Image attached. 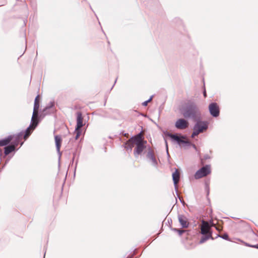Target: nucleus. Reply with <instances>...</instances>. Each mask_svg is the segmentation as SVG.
<instances>
[{
    "label": "nucleus",
    "mask_w": 258,
    "mask_h": 258,
    "mask_svg": "<svg viewBox=\"0 0 258 258\" xmlns=\"http://www.w3.org/2000/svg\"><path fill=\"white\" fill-rule=\"evenodd\" d=\"M193 147L196 148V146L195 145H192Z\"/></svg>",
    "instance_id": "c85d7f7f"
},
{
    "label": "nucleus",
    "mask_w": 258,
    "mask_h": 258,
    "mask_svg": "<svg viewBox=\"0 0 258 258\" xmlns=\"http://www.w3.org/2000/svg\"><path fill=\"white\" fill-rule=\"evenodd\" d=\"M180 111L185 118H195L200 114L196 103L190 100L181 106Z\"/></svg>",
    "instance_id": "f257e3e1"
},
{
    "label": "nucleus",
    "mask_w": 258,
    "mask_h": 258,
    "mask_svg": "<svg viewBox=\"0 0 258 258\" xmlns=\"http://www.w3.org/2000/svg\"><path fill=\"white\" fill-rule=\"evenodd\" d=\"M221 237L223 238L224 239L228 240V235L227 234H225L224 235H222L221 236H220Z\"/></svg>",
    "instance_id": "b1692460"
},
{
    "label": "nucleus",
    "mask_w": 258,
    "mask_h": 258,
    "mask_svg": "<svg viewBox=\"0 0 258 258\" xmlns=\"http://www.w3.org/2000/svg\"><path fill=\"white\" fill-rule=\"evenodd\" d=\"M54 138L57 151L59 152L62 143L61 138L59 136H55Z\"/></svg>",
    "instance_id": "dca6fc26"
},
{
    "label": "nucleus",
    "mask_w": 258,
    "mask_h": 258,
    "mask_svg": "<svg viewBox=\"0 0 258 258\" xmlns=\"http://www.w3.org/2000/svg\"><path fill=\"white\" fill-rule=\"evenodd\" d=\"M208 127L207 123L204 121H198L194 127V132L191 137L192 138L198 136L200 133L207 130Z\"/></svg>",
    "instance_id": "f03ea898"
},
{
    "label": "nucleus",
    "mask_w": 258,
    "mask_h": 258,
    "mask_svg": "<svg viewBox=\"0 0 258 258\" xmlns=\"http://www.w3.org/2000/svg\"><path fill=\"white\" fill-rule=\"evenodd\" d=\"M18 144L9 145L5 148V154L6 155L9 154L12 152L14 151L16 148V146Z\"/></svg>",
    "instance_id": "f3484780"
},
{
    "label": "nucleus",
    "mask_w": 258,
    "mask_h": 258,
    "mask_svg": "<svg viewBox=\"0 0 258 258\" xmlns=\"http://www.w3.org/2000/svg\"><path fill=\"white\" fill-rule=\"evenodd\" d=\"M211 173L210 165H207L200 169L198 170L195 173L194 176L196 179H200L206 176Z\"/></svg>",
    "instance_id": "20e7f679"
},
{
    "label": "nucleus",
    "mask_w": 258,
    "mask_h": 258,
    "mask_svg": "<svg viewBox=\"0 0 258 258\" xmlns=\"http://www.w3.org/2000/svg\"><path fill=\"white\" fill-rule=\"evenodd\" d=\"M40 96L38 95L35 99L33 109L39 110L40 106Z\"/></svg>",
    "instance_id": "aec40b11"
},
{
    "label": "nucleus",
    "mask_w": 258,
    "mask_h": 258,
    "mask_svg": "<svg viewBox=\"0 0 258 258\" xmlns=\"http://www.w3.org/2000/svg\"><path fill=\"white\" fill-rule=\"evenodd\" d=\"M209 239H214L212 233H209V234L204 235V236H202V238H201L199 243L200 244H202Z\"/></svg>",
    "instance_id": "a211bd4d"
},
{
    "label": "nucleus",
    "mask_w": 258,
    "mask_h": 258,
    "mask_svg": "<svg viewBox=\"0 0 258 258\" xmlns=\"http://www.w3.org/2000/svg\"><path fill=\"white\" fill-rule=\"evenodd\" d=\"M36 127L33 126L32 124H30V126L27 128L25 131V135L24 136V139L26 140L31 135L32 132L35 129Z\"/></svg>",
    "instance_id": "2eb2a0df"
},
{
    "label": "nucleus",
    "mask_w": 258,
    "mask_h": 258,
    "mask_svg": "<svg viewBox=\"0 0 258 258\" xmlns=\"http://www.w3.org/2000/svg\"><path fill=\"white\" fill-rule=\"evenodd\" d=\"M125 148H130V149H132V148L134 146L133 142H131L129 143V140L126 142L125 144Z\"/></svg>",
    "instance_id": "4be33fe9"
},
{
    "label": "nucleus",
    "mask_w": 258,
    "mask_h": 258,
    "mask_svg": "<svg viewBox=\"0 0 258 258\" xmlns=\"http://www.w3.org/2000/svg\"><path fill=\"white\" fill-rule=\"evenodd\" d=\"M178 220L182 228H186L188 227L189 223L185 217L180 215L178 217Z\"/></svg>",
    "instance_id": "f8f14e48"
},
{
    "label": "nucleus",
    "mask_w": 258,
    "mask_h": 258,
    "mask_svg": "<svg viewBox=\"0 0 258 258\" xmlns=\"http://www.w3.org/2000/svg\"><path fill=\"white\" fill-rule=\"evenodd\" d=\"M211 226L215 227H216V225H215V224H214V223H212V224Z\"/></svg>",
    "instance_id": "cd10ccee"
},
{
    "label": "nucleus",
    "mask_w": 258,
    "mask_h": 258,
    "mask_svg": "<svg viewBox=\"0 0 258 258\" xmlns=\"http://www.w3.org/2000/svg\"><path fill=\"white\" fill-rule=\"evenodd\" d=\"M77 115V126L75 131V134H76L75 139L76 140H77L80 137L81 134V128L84 125L83 118L82 113L81 112H78Z\"/></svg>",
    "instance_id": "7ed1b4c3"
},
{
    "label": "nucleus",
    "mask_w": 258,
    "mask_h": 258,
    "mask_svg": "<svg viewBox=\"0 0 258 258\" xmlns=\"http://www.w3.org/2000/svg\"><path fill=\"white\" fill-rule=\"evenodd\" d=\"M152 97H151L148 100L142 103L143 105L145 106H147L148 105V103L149 102H150L152 100Z\"/></svg>",
    "instance_id": "5701e85b"
},
{
    "label": "nucleus",
    "mask_w": 258,
    "mask_h": 258,
    "mask_svg": "<svg viewBox=\"0 0 258 258\" xmlns=\"http://www.w3.org/2000/svg\"><path fill=\"white\" fill-rule=\"evenodd\" d=\"M13 136H10L5 139L0 140V146L7 145L13 140Z\"/></svg>",
    "instance_id": "4468645a"
},
{
    "label": "nucleus",
    "mask_w": 258,
    "mask_h": 258,
    "mask_svg": "<svg viewBox=\"0 0 258 258\" xmlns=\"http://www.w3.org/2000/svg\"><path fill=\"white\" fill-rule=\"evenodd\" d=\"M170 137L172 139L176 141L180 145H181L182 144H185L187 146H190L191 145L189 141H188L187 140L185 141L183 140L185 139V138L183 136L179 137L176 135H170Z\"/></svg>",
    "instance_id": "1a4fd4ad"
},
{
    "label": "nucleus",
    "mask_w": 258,
    "mask_h": 258,
    "mask_svg": "<svg viewBox=\"0 0 258 258\" xmlns=\"http://www.w3.org/2000/svg\"><path fill=\"white\" fill-rule=\"evenodd\" d=\"M209 111L211 115L217 117L219 114V108L217 103H212L209 105Z\"/></svg>",
    "instance_id": "6e6552de"
},
{
    "label": "nucleus",
    "mask_w": 258,
    "mask_h": 258,
    "mask_svg": "<svg viewBox=\"0 0 258 258\" xmlns=\"http://www.w3.org/2000/svg\"><path fill=\"white\" fill-rule=\"evenodd\" d=\"M38 111L39 110L33 109V114L31 118V124L34 127H36L38 124Z\"/></svg>",
    "instance_id": "9b49d317"
},
{
    "label": "nucleus",
    "mask_w": 258,
    "mask_h": 258,
    "mask_svg": "<svg viewBox=\"0 0 258 258\" xmlns=\"http://www.w3.org/2000/svg\"><path fill=\"white\" fill-rule=\"evenodd\" d=\"M172 178L175 186H177L180 178V173L177 169L172 173Z\"/></svg>",
    "instance_id": "ddd939ff"
},
{
    "label": "nucleus",
    "mask_w": 258,
    "mask_h": 258,
    "mask_svg": "<svg viewBox=\"0 0 258 258\" xmlns=\"http://www.w3.org/2000/svg\"><path fill=\"white\" fill-rule=\"evenodd\" d=\"M188 122L184 119L180 118L175 122V127L179 130H184L188 126Z\"/></svg>",
    "instance_id": "39448f33"
},
{
    "label": "nucleus",
    "mask_w": 258,
    "mask_h": 258,
    "mask_svg": "<svg viewBox=\"0 0 258 258\" xmlns=\"http://www.w3.org/2000/svg\"><path fill=\"white\" fill-rule=\"evenodd\" d=\"M249 246L258 249V245H249Z\"/></svg>",
    "instance_id": "393cba45"
},
{
    "label": "nucleus",
    "mask_w": 258,
    "mask_h": 258,
    "mask_svg": "<svg viewBox=\"0 0 258 258\" xmlns=\"http://www.w3.org/2000/svg\"><path fill=\"white\" fill-rule=\"evenodd\" d=\"M147 157L151 161L153 165H155L157 164L155 157L152 152H149L148 153Z\"/></svg>",
    "instance_id": "6ab92c4d"
},
{
    "label": "nucleus",
    "mask_w": 258,
    "mask_h": 258,
    "mask_svg": "<svg viewBox=\"0 0 258 258\" xmlns=\"http://www.w3.org/2000/svg\"><path fill=\"white\" fill-rule=\"evenodd\" d=\"M216 229H217V230H218V231H220V230H221V228H220V227H216Z\"/></svg>",
    "instance_id": "a878e982"
},
{
    "label": "nucleus",
    "mask_w": 258,
    "mask_h": 258,
    "mask_svg": "<svg viewBox=\"0 0 258 258\" xmlns=\"http://www.w3.org/2000/svg\"><path fill=\"white\" fill-rule=\"evenodd\" d=\"M173 230V231L178 232V233L179 234V235H181L184 232H187V234L188 235V231H187V230H182V229H177V228H174Z\"/></svg>",
    "instance_id": "412c9836"
},
{
    "label": "nucleus",
    "mask_w": 258,
    "mask_h": 258,
    "mask_svg": "<svg viewBox=\"0 0 258 258\" xmlns=\"http://www.w3.org/2000/svg\"><path fill=\"white\" fill-rule=\"evenodd\" d=\"M146 143H142L140 145H137L134 151V155L137 157L139 155L141 154L143 150L145 149V144Z\"/></svg>",
    "instance_id": "9d476101"
},
{
    "label": "nucleus",
    "mask_w": 258,
    "mask_h": 258,
    "mask_svg": "<svg viewBox=\"0 0 258 258\" xmlns=\"http://www.w3.org/2000/svg\"><path fill=\"white\" fill-rule=\"evenodd\" d=\"M131 142H133L134 145H136V146L142 143H147V141L144 140L143 136L141 134H139L136 136L129 139V143Z\"/></svg>",
    "instance_id": "0eeeda50"
},
{
    "label": "nucleus",
    "mask_w": 258,
    "mask_h": 258,
    "mask_svg": "<svg viewBox=\"0 0 258 258\" xmlns=\"http://www.w3.org/2000/svg\"><path fill=\"white\" fill-rule=\"evenodd\" d=\"M204 96L205 97H206L207 96V94H206V91H205L204 92Z\"/></svg>",
    "instance_id": "bb28decb"
},
{
    "label": "nucleus",
    "mask_w": 258,
    "mask_h": 258,
    "mask_svg": "<svg viewBox=\"0 0 258 258\" xmlns=\"http://www.w3.org/2000/svg\"><path fill=\"white\" fill-rule=\"evenodd\" d=\"M211 226L207 221H203L201 227V233L203 235L209 234L212 233L210 231Z\"/></svg>",
    "instance_id": "423d86ee"
}]
</instances>
